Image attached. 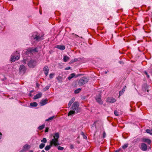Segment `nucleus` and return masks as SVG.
<instances>
[{
    "label": "nucleus",
    "mask_w": 152,
    "mask_h": 152,
    "mask_svg": "<svg viewBox=\"0 0 152 152\" xmlns=\"http://www.w3.org/2000/svg\"><path fill=\"white\" fill-rule=\"evenodd\" d=\"M42 93L41 92H39L37 94H36L35 96H34V99H36L38 98H39L42 96Z\"/></svg>",
    "instance_id": "15"
},
{
    "label": "nucleus",
    "mask_w": 152,
    "mask_h": 152,
    "mask_svg": "<svg viewBox=\"0 0 152 152\" xmlns=\"http://www.w3.org/2000/svg\"><path fill=\"white\" fill-rule=\"evenodd\" d=\"M75 99L74 98H73L69 102L71 103V104H72L75 101Z\"/></svg>",
    "instance_id": "31"
},
{
    "label": "nucleus",
    "mask_w": 152,
    "mask_h": 152,
    "mask_svg": "<svg viewBox=\"0 0 152 152\" xmlns=\"http://www.w3.org/2000/svg\"><path fill=\"white\" fill-rule=\"evenodd\" d=\"M48 128H46L45 129V132H48Z\"/></svg>",
    "instance_id": "39"
},
{
    "label": "nucleus",
    "mask_w": 152,
    "mask_h": 152,
    "mask_svg": "<svg viewBox=\"0 0 152 152\" xmlns=\"http://www.w3.org/2000/svg\"><path fill=\"white\" fill-rule=\"evenodd\" d=\"M75 75V73H73L71 74L68 77V79L69 80H70L71 79L73 78Z\"/></svg>",
    "instance_id": "16"
},
{
    "label": "nucleus",
    "mask_w": 152,
    "mask_h": 152,
    "mask_svg": "<svg viewBox=\"0 0 152 152\" xmlns=\"http://www.w3.org/2000/svg\"><path fill=\"white\" fill-rule=\"evenodd\" d=\"M63 59L64 61L66 62L69 59V58L67 56H64Z\"/></svg>",
    "instance_id": "17"
},
{
    "label": "nucleus",
    "mask_w": 152,
    "mask_h": 152,
    "mask_svg": "<svg viewBox=\"0 0 152 152\" xmlns=\"http://www.w3.org/2000/svg\"><path fill=\"white\" fill-rule=\"evenodd\" d=\"M79 104L77 102H75L73 103L71 108V110L69 113L68 116L77 113L80 111V108L79 107Z\"/></svg>",
    "instance_id": "2"
},
{
    "label": "nucleus",
    "mask_w": 152,
    "mask_h": 152,
    "mask_svg": "<svg viewBox=\"0 0 152 152\" xmlns=\"http://www.w3.org/2000/svg\"><path fill=\"white\" fill-rule=\"evenodd\" d=\"M56 48L61 50H64L65 48V47L63 45H57L56 46Z\"/></svg>",
    "instance_id": "14"
},
{
    "label": "nucleus",
    "mask_w": 152,
    "mask_h": 152,
    "mask_svg": "<svg viewBox=\"0 0 152 152\" xmlns=\"http://www.w3.org/2000/svg\"><path fill=\"white\" fill-rule=\"evenodd\" d=\"M59 138V134L58 133H55L53 136V138L52 139L50 142L51 145L46 146L45 148V150L46 151H48L52 145H54L55 146L59 145L58 141V139Z\"/></svg>",
    "instance_id": "1"
},
{
    "label": "nucleus",
    "mask_w": 152,
    "mask_h": 152,
    "mask_svg": "<svg viewBox=\"0 0 152 152\" xmlns=\"http://www.w3.org/2000/svg\"><path fill=\"white\" fill-rule=\"evenodd\" d=\"M28 145L27 144L23 146V149L26 151L28 149Z\"/></svg>",
    "instance_id": "23"
},
{
    "label": "nucleus",
    "mask_w": 152,
    "mask_h": 152,
    "mask_svg": "<svg viewBox=\"0 0 152 152\" xmlns=\"http://www.w3.org/2000/svg\"><path fill=\"white\" fill-rule=\"evenodd\" d=\"M76 36H77V37H78V35H76Z\"/></svg>",
    "instance_id": "47"
},
{
    "label": "nucleus",
    "mask_w": 152,
    "mask_h": 152,
    "mask_svg": "<svg viewBox=\"0 0 152 152\" xmlns=\"http://www.w3.org/2000/svg\"><path fill=\"white\" fill-rule=\"evenodd\" d=\"M41 152H45V151H44V150H43Z\"/></svg>",
    "instance_id": "45"
},
{
    "label": "nucleus",
    "mask_w": 152,
    "mask_h": 152,
    "mask_svg": "<svg viewBox=\"0 0 152 152\" xmlns=\"http://www.w3.org/2000/svg\"><path fill=\"white\" fill-rule=\"evenodd\" d=\"M36 61L33 60H31L29 61L28 63V66L31 68H34L36 65Z\"/></svg>",
    "instance_id": "7"
},
{
    "label": "nucleus",
    "mask_w": 152,
    "mask_h": 152,
    "mask_svg": "<svg viewBox=\"0 0 152 152\" xmlns=\"http://www.w3.org/2000/svg\"><path fill=\"white\" fill-rule=\"evenodd\" d=\"M84 138H87V137L86 136H84Z\"/></svg>",
    "instance_id": "44"
},
{
    "label": "nucleus",
    "mask_w": 152,
    "mask_h": 152,
    "mask_svg": "<svg viewBox=\"0 0 152 152\" xmlns=\"http://www.w3.org/2000/svg\"><path fill=\"white\" fill-rule=\"evenodd\" d=\"M70 66H68V67H66L65 68V69L66 70H69V69H70Z\"/></svg>",
    "instance_id": "37"
},
{
    "label": "nucleus",
    "mask_w": 152,
    "mask_h": 152,
    "mask_svg": "<svg viewBox=\"0 0 152 152\" xmlns=\"http://www.w3.org/2000/svg\"><path fill=\"white\" fill-rule=\"evenodd\" d=\"M26 151H25L24 149H23L20 152H24Z\"/></svg>",
    "instance_id": "42"
},
{
    "label": "nucleus",
    "mask_w": 152,
    "mask_h": 152,
    "mask_svg": "<svg viewBox=\"0 0 152 152\" xmlns=\"http://www.w3.org/2000/svg\"><path fill=\"white\" fill-rule=\"evenodd\" d=\"M20 73L22 74H23L26 71V67L23 65H21L19 68Z\"/></svg>",
    "instance_id": "9"
},
{
    "label": "nucleus",
    "mask_w": 152,
    "mask_h": 152,
    "mask_svg": "<svg viewBox=\"0 0 152 152\" xmlns=\"http://www.w3.org/2000/svg\"><path fill=\"white\" fill-rule=\"evenodd\" d=\"M2 134L0 132V139H1Z\"/></svg>",
    "instance_id": "43"
},
{
    "label": "nucleus",
    "mask_w": 152,
    "mask_h": 152,
    "mask_svg": "<svg viewBox=\"0 0 152 152\" xmlns=\"http://www.w3.org/2000/svg\"><path fill=\"white\" fill-rule=\"evenodd\" d=\"M30 105L32 107H36L37 105V104L36 102H34L31 103L30 104Z\"/></svg>",
    "instance_id": "19"
},
{
    "label": "nucleus",
    "mask_w": 152,
    "mask_h": 152,
    "mask_svg": "<svg viewBox=\"0 0 152 152\" xmlns=\"http://www.w3.org/2000/svg\"><path fill=\"white\" fill-rule=\"evenodd\" d=\"M144 73H145L146 74V75H147V77L148 78H149V75H148V73H147V72H146V71H145L144 72Z\"/></svg>",
    "instance_id": "34"
},
{
    "label": "nucleus",
    "mask_w": 152,
    "mask_h": 152,
    "mask_svg": "<svg viewBox=\"0 0 152 152\" xmlns=\"http://www.w3.org/2000/svg\"><path fill=\"white\" fill-rule=\"evenodd\" d=\"M105 136H106V133L105 132H103V137L104 138L105 137Z\"/></svg>",
    "instance_id": "41"
},
{
    "label": "nucleus",
    "mask_w": 152,
    "mask_h": 152,
    "mask_svg": "<svg viewBox=\"0 0 152 152\" xmlns=\"http://www.w3.org/2000/svg\"><path fill=\"white\" fill-rule=\"evenodd\" d=\"M43 71L44 72L46 76H47L49 72L48 66H45L43 69Z\"/></svg>",
    "instance_id": "12"
},
{
    "label": "nucleus",
    "mask_w": 152,
    "mask_h": 152,
    "mask_svg": "<svg viewBox=\"0 0 152 152\" xmlns=\"http://www.w3.org/2000/svg\"><path fill=\"white\" fill-rule=\"evenodd\" d=\"M88 79L86 77H83L81 78L79 80L78 85L80 86H81L88 82Z\"/></svg>",
    "instance_id": "5"
},
{
    "label": "nucleus",
    "mask_w": 152,
    "mask_h": 152,
    "mask_svg": "<svg viewBox=\"0 0 152 152\" xmlns=\"http://www.w3.org/2000/svg\"><path fill=\"white\" fill-rule=\"evenodd\" d=\"M34 34L31 37V38L34 39L35 41H39L43 39V36L42 34L40 35L38 34L37 33L35 32L34 33Z\"/></svg>",
    "instance_id": "3"
},
{
    "label": "nucleus",
    "mask_w": 152,
    "mask_h": 152,
    "mask_svg": "<svg viewBox=\"0 0 152 152\" xmlns=\"http://www.w3.org/2000/svg\"><path fill=\"white\" fill-rule=\"evenodd\" d=\"M143 141L145 142H146L149 144H150L151 142V141L148 139H144L143 140Z\"/></svg>",
    "instance_id": "18"
},
{
    "label": "nucleus",
    "mask_w": 152,
    "mask_h": 152,
    "mask_svg": "<svg viewBox=\"0 0 152 152\" xmlns=\"http://www.w3.org/2000/svg\"><path fill=\"white\" fill-rule=\"evenodd\" d=\"M124 93V92L123 91H120V92H119V95H122L123 93Z\"/></svg>",
    "instance_id": "38"
},
{
    "label": "nucleus",
    "mask_w": 152,
    "mask_h": 152,
    "mask_svg": "<svg viewBox=\"0 0 152 152\" xmlns=\"http://www.w3.org/2000/svg\"><path fill=\"white\" fill-rule=\"evenodd\" d=\"M116 100L114 98L110 97H108L107 99V101L109 103H113L115 102Z\"/></svg>",
    "instance_id": "10"
},
{
    "label": "nucleus",
    "mask_w": 152,
    "mask_h": 152,
    "mask_svg": "<svg viewBox=\"0 0 152 152\" xmlns=\"http://www.w3.org/2000/svg\"><path fill=\"white\" fill-rule=\"evenodd\" d=\"M128 144H125L124 145H123L122 146V147L124 149H125L126 148H127L128 147Z\"/></svg>",
    "instance_id": "28"
},
{
    "label": "nucleus",
    "mask_w": 152,
    "mask_h": 152,
    "mask_svg": "<svg viewBox=\"0 0 152 152\" xmlns=\"http://www.w3.org/2000/svg\"><path fill=\"white\" fill-rule=\"evenodd\" d=\"M152 130H151H151L148 129H147L146 130V132H147V133H149V134H152Z\"/></svg>",
    "instance_id": "27"
},
{
    "label": "nucleus",
    "mask_w": 152,
    "mask_h": 152,
    "mask_svg": "<svg viewBox=\"0 0 152 152\" xmlns=\"http://www.w3.org/2000/svg\"><path fill=\"white\" fill-rule=\"evenodd\" d=\"M54 116H51V117H50L48 119L46 120L45 121H50V120L53 119L54 118Z\"/></svg>",
    "instance_id": "21"
},
{
    "label": "nucleus",
    "mask_w": 152,
    "mask_h": 152,
    "mask_svg": "<svg viewBox=\"0 0 152 152\" xmlns=\"http://www.w3.org/2000/svg\"><path fill=\"white\" fill-rule=\"evenodd\" d=\"M71 104H71V103H70L69 102V103L68 104V107L69 108L70 107Z\"/></svg>",
    "instance_id": "40"
},
{
    "label": "nucleus",
    "mask_w": 152,
    "mask_h": 152,
    "mask_svg": "<svg viewBox=\"0 0 152 152\" xmlns=\"http://www.w3.org/2000/svg\"><path fill=\"white\" fill-rule=\"evenodd\" d=\"M58 149L59 150L62 151L63 150L64 148L63 147L59 146L58 147Z\"/></svg>",
    "instance_id": "30"
},
{
    "label": "nucleus",
    "mask_w": 152,
    "mask_h": 152,
    "mask_svg": "<svg viewBox=\"0 0 152 152\" xmlns=\"http://www.w3.org/2000/svg\"><path fill=\"white\" fill-rule=\"evenodd\" d=\"M81 90V89L80 88H79L75 91V94H77L79 93Z\"/></svg>",
    "instance_id": "26"
},
{
    "label": "nucleus",
    "mask_w": 152,
    "mask_h": 152,
    "mask_svg": "<svg viewBox=\"0 0 152 152\" xmlns=\"http://www.w3.org/2000/svg\"><path fill=\"white\" fill-rule=\"evenodd\" d=\"M19 53L18 51H16V52L15 53V54H17L16 56H14V55L12 54L11 56V57L10 58V61L12 62H14L15 60H18L20 57V54Z\"/></svg>",
    "instance_id": "6"
},
{
    "label": "nucleus",
    "mask_w": 152,
    "mask_h": 152,
    "mask_svg": "<svg viewBox=\"0 0 152 152\" xmlns=\"http://www.w3.org/2000/svg\"><path fill=\"white\" fill-rule=\"evenodd\" d=\"M45 126V125H42L41 126H40L38 128V129L39 130H41L42 129L44 128Z\"/></svg>",
    "instance_id": "22"
},
{
    "label": "nucleus",
    "mask_w": 152,
    "mask_h": 152,
    "mask_svg": "<svg viewBox=\"0 0 152 152\" xmlns=\"http://www.w3.org/2000/svg\"><path fill=\"white\" fill-rule=\"evenodd\" d=\"M82 133L83 134V133L82 132Z\"/></svg>",
    "instance_id": "48"
},
{
    "label": "nucleus",
    "mask_w": 152,
    "mask_h": 152,
    "mask_svg": "<svg viewBox=\"0 0 152 152\" xmlns=\"http://www.w3.org/2000/svg\"><path fill=\"white\" fill-rule=\"evenodd\" d=\"M126 88V86H124V87L123 88L122 91H123L124 92L125 91V89Z\"/></svg>",
    "instance_id": "36"
},
{
    "label": "nucleus",
    "mask_w": 152,
    "mask_h": 152,
    "mask_svg": "<svg viewBox=\"0 0 152 152\" xmlns=\"http://www.w3.org/2000/svg\"><path fill=\"white\" fill-rule=\"evenodd\" d=\"M141 149L144 151H146L147 150V146L146 144L144 143H142L141 145Z\"/></svg>",
    "instance_id": "11"
},
{
    "label": "nucleus",
    "mask_w": 152,
    "mask_h": 152,
    "mask_svg": "<svg viewBox=\"0 0 152 152\" xmlns=\"http://www.w3.org/2000/svg\"><path fill=\"white\" fill-rule=\"evenodd\" d=\"M48 100L47 99H42L39 103L40 105L41 106H43L46 104L48 102Z\"/></svg>",
    "instance_id": "13"
},
{
    "label": "nucleus",
    "mask_w": 152,
    "mask_h": 152,
    "mask_svg": "<svg viewBox=\"0 0 152 152\" xmlns=\"http://www.w3.org/2000/svg\"><path fill=\"white\" fill-rule=\"evenodd\" d=\"M45 144L44 143H41L39 145V148L41 149H42L45 146Z\"/></svg>",
    "instance_id": "20"
},
{
    "label": "nucleus",
    "mask_w": 152,
    "mask_h": 152,
    "mask_svg": "<svg viewBox=\"0 0 152 152\" xmlns=\"http://www.w3.org/2000/svg\"><path fill=\"white\" fill-rule=\"evenodd\" d=\"M30 152H33V151H30Z\"/></svg>",
    "instance_id": "46"
},
{
    "label": "nucleus",
    "mask_w": 152,
    "mask_h": 152,
    "mask_svg": "<svg viewBox=\"0 0 152 152\" xmlns=\"http://www.w3.org/2000/svg\"><path fill=\"white\" fill-rule=\"evenodd\" d=\"M54 75V74L53 73L50 74L49 75L50 78L51 79L53 78Z\"/></svg>",
    "instance_id": "29"
},
{
    "label": "nucleus",
    "mask_w": 152,
    "mask_h": 152,
    "mask_svg": "<svg viewBox=\"0 0 152 152\" xmlns=\"http://www.w3.org/2000/svg\"><path fill=\"white\" fill-rule=\"evenodd\" d=\"M114 114L117 116L118 115V112L116 110H115L114 112Z\"/></svg>",
    "instance_id": "32"
},
{
    "label": "nucleus",
    "mask_w": 152,
    "mask_h": 152,
    "mask_svg": "<svg viewBox=\"0 0 152 152\" xmlns=\"http://www.w3.org/2000/svg\"><path fill=\"white\" fill-rule=\"evenodd\" d=\"M77 58H74V59L72 60V62H74L75 61H77Z\"/></svg>",
    "instance_id": "33"
},
{
    "label": "nucleus",
    "mask_w": 152,
    "mask_h": 152,
    "mask_svg": "<svg viewBox=\"0 0 152 152\" xmlns=\"http://www.w3.org/2000/svg\"><path fill=\"white\" fill-rule=\"evenodd\" d=\"M70 148L71 149H72L74 148V145L72 144H71L70 145Z\"/></svg>",
    "instance_id": "35"
},
{
    "label": "nucleus",
    "mask_w": 152,
    "mask_h": 152,
    "mask_svg": "<svg viewBox=\"0 0 152 152\" xmlns=\"http://www.w3.org/2000/svg\"><path fill=\"white\" fill-rule=\"evenodd\" d=\"M38 52L37 48H30L26 50L25 51L26 55H28L29 54H33L35 52Z\"/></svg>",
    "instance_id": "4"
},
{
    "label": "nucleus",
    "mask_w": 152,
    "mask_h": 152,
    "mask_svg": "<svg viewBox=\"0 0 152 152\" xmlns=\"http://www.w3.org/2000/svg\"><path fill=\"white\" fill-rule=\"evenodd\" d=\"M96 102L99 104H102L103 103V101L101 99V96L100 94L97 95L96 97Z\"/></svg>",
    "instance_id": "8"
},
{
    "label": "nucleus",
    "mask_w": 152,
    "mask_h": 152,
    "mask_svg": "<svg viewBox=\"0 0 152 152\" xmlns=\"http://www.w3.org/2000/svg\"><path fill=\"white\" fill-rule=\"evenodd\" d=\"M47 142V139L45 138H43L42 140H41V142L42 143H46Z\"/></svg>",
    "instance_id": "24"
},
{
    "label": "nucleus",
    "mask_w": 152,
    "mask_h": 152,
    "mask_svg": "<svg viewBox=\"0 0 152 152\" xmlns=\"http://www.w3.org/2000/svg\"><path fill=\"white\" fill-rule=\"evenodd\" d=\"M50 86H47L46 87H45V88H44L43 89V91H46L47 90L50 88Z\"/></svg>",
    "instance_id": "25"
}]
</instances>
